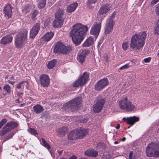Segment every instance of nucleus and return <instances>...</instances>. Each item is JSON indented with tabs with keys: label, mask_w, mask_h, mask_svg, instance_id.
<instances>
[{
	"label": "nucleus",
	"mask_w": 159,
	"mask_h": 159,
	"mask_svg": "<svg viewBox=\"0 0 159 159\" xmlns=\"http://www.w3.org/2000/svg\"><path fill=\"white\" fill-rule=\"evenodd\" d=\"M119 107L127 112H131L136 110V107L127 98H125L119 101Z\"/></svg>",
	"instance_id": "4"
},
{
	"label": "nucleus",
	"mask_w": 159,
	"mask_h": 159,
	"mask_svg": "<svg viewBox=\"0 0 159 159\" xmlns=\"http://www.w3.org/2000/svg\"><path fill=\"white\" fill-rule=\"evenodd\" d=\"M40 25L39 23H36L32 28L30 33V37L34 38L38 34L39 30Z\"/></svg>",
	"instance_id": "15"
},
{
	"label": "nucleus",
	"mask_w": 159,
	"mask_h": 159,
	"mask_svg": "<svg viewBox=\"0 0 159 159\" xmlns=\"http://www.w3.org/2000/svg\"><path fill=\"white\" fill-rule=\"evenodd\" d=\"M157 56H158V57L159 58V53H158Z\"/></svg>",
	"instance_id": "64"
},
{
	"label": "nucleus",
	"mask_w": 159,
	"mask_h": 159,
	"mask_svg": "<svg viewBox=\"0 0 159 159\" xmlns=\"http://www.w3.org/2000/svg\"><path fill=\"white\" fill-rule=\"evenodd\" d=\"M41 140L42 141V143H41L42 145L48 150H49L50 149L51 147L48 143L43 138H42Z\"/></svg>",
	"instance_id": "29"
},
{
	"label": "nucleus",
	"mask_w": 159,
	"mask_h": 159,
	"mask_svg": "<svg viewBox=\"0 0 159 159\" xmlns=\"http://www.w3.org/2000/svg\"><path fill=\"white\" fill-rule=\"evenodd\" d=\"M110 7V5L106 4L103 5L100 9V15L106 14L108 12Z\"/></svg>",
	"instance_id": "22"
},
{
	"label": "nucleus",
	"mask_w": 159,
	"mask_h": 159,
	"mask_svg": "<svg viewBox=\"0 0 159 159\" xmlns=\"http://www.w3.org/2000/svg\"><path fill=\"white\" fill-rule=\"evenodd\" d=\"M99 80L98 81L97 83L95 85V89L98 90L99 91Z\"/></svg>",
	"instance_id": "47"
},
{
	"label": "nucleus",
	"mask_w": 159,
	"mask_h": 159,
	"mask_svg": "<svg viewBox=\"0 0 159 159\" xmlns=\"http://www.w3.org/2000/svg\"><path fill=\"white\" fill-rule=\"evenodd\" d=\"M3 89L8 94H10L11 91V88L8 84H5L3 87Z\"/></svg>",
	"instance_id": "33"
},
{
	"label": "nucleus",
	"mask_w": 159,
	"mask_h": 159,
	"mask_svg": "<svg viewBox=\"0 0 159 159\" xmlns=\"http://www.w3.org/2000/svg\"><path fill=\"white\" fill-rule=\"evenodd\" d=\"M38 14V11H37L35 10L34 11L33 13H32V16L33 17H34L36 16L37 14Z\"/></svg>",
	"instance_id": "49"
},
{
	"label": "nucleus",
	"mask_w": 159,
	"mask_h": 159,
	"mask_svg": "<svg viewBox=\"0 0 159 159\" xmlns=\"http://www.w3.org/2000/svg\"><path fill=\"white\" fill-rule=\"evenodd\" d=\"M21 102V101L19 100V99H17L16 100V103H20Z\"/></svg>",
	"instance_id": "55"
},
{
	"label": "nucleus",
	"mask_w": 159,
	"mask_h": 159,
	"mask_svg": "<svg viewBox=\"0 0 159 159\" xmlns=\"http://www.w3.org/2000/svg\"><path fill=\"white\" fill-rule=\"evenodd\" d=\"M50 23V21L49 20H45L44 23V25L45 27L49 25Z\"/></svg>",
	"instance_id": "45"
},
{
	"label": "nucleus",
	"mask_w": 159,
	"mask_h": 159,
	"mask_svg": "<svg viewBox=\"0 0 159 159\" xmlns=\"http://www.w3.org/2000/svg\"><path fill=\"white\" fill-rule=\"evenodd\" d=\"M135 76H136L135 74L134 73V74H133V77L132 78L133 79L135 77Z\"/></svg>",
	"instance_id": "59"
},
{
	"label": "nucleus",
	"mask_w": 159,
	"mask_h": 159,
	"mask_svg": "<svg viewBox=\"0 0 159 159\" xmlns=\"http://www.w3.org/2000/svg\"><path fill=\"white\" fill-rule=\"evenodd\" d=\"M56 63V61L55 60H53L50 61L48 63V67L49 69H52L54 67Z\"/></svg>",
	"instance_id": "32"
},
{
	"label": "nucleus",
	"mask_w": 159,
	"mask_h": 159,
	"mask_svg": "<svg viewBox=\"0 0 159 159\" xmlns=\"http://www.w3.org/2000/svg\"><path fill=\"white\" fill-rule=\"evenodd\" d=\"M151 59V58L150 57L146 58L144 59L143 61L145 63H149Z\"/></svg>",
	"instance_id": "46"
},
{
	"label": "nucleus",
	"mask_w": 159,
	"mask_h": 159,
	"mask_svg": "<svg viewBox=\"0 0 159 159\" xmlns=\"http://www.w3.org/2000/svg\"><path fill=\"white\" fill-rule=\"evenodd\" d=\"M70 159H76V157L75 156L73 155L70 158Z\"/></svg>",
	"instance_id": "54"
},
{
	"label": "nucleus",
	"mask_w": 159,
	"mask_h": 159,
	"mask_svg": "<svg viewBox=\"0 0 159 159\" xmlns=\"http://www.w3.org/2000/svg\"><path fill=\"white\" fill-rule=\"evenodd\" d=\"M23 94V93L20 92H18L17 93V95L20 98H21L22 97V96Z\"/></svg>",
	"instance_id": "51"
},
{
	"label": "nucleus",
	"mask_w": 159,
	"mask_h": 159,
	"mask_svg": "<svg viewBox=\"0 0 159 159\" xmlns=\"http://www.w3.org/2000/svg\"><path fill=\"white\" fill-rule=\"evenodd\" d=\"M146 152L148 157H157L159 156V144L151 143L146 148Z\"/></svg>",
	"instance_id": "7"
},
{
	"label": "nucleus",
	"mask_w": 159,
	"mask_h": 159,
	"mask_svg": "<svg viewBox=\"0 0 159 159\" xmlns=\"http://www.w3.org/2000/svg\"><path fill=\"white\" fill-rule=\"evenodd\" d=\"M17 126V124L16 123L14 122H10L7 123L5 125V127H7V129L10 130Z\"/></svg>",
	"instance_id": "25"
},
{
	"label": "nucleus",
	"mask_w": 159,
	"mask_h": 159,
	"mask_svg": "<svg viewBox=\"0 0 159 159\" xmlns=\"http://www.w3.org/2000/svg\"><path fill=\"white\" fill-rule=\"evenodd\" d=\"M105 102V100L102 99L101 100H100V111L102 107L104 105V103Z\"/></svg>",
	"instance_id": "42"
},
{
	"label": "nucleus",
	"mask_w": 159,
	"mask_h": 159,
	"mask_svg": "<svg viewBox=\"0 0 159 159\" xmlns=\"http://www.w3.org/2000/svg\"><path fill=\"white\" fill-rule=\"evenodd\" d=\"M123 120H126L128 124L133 125L135 122L138 121L139 119V117L135 116L130 117L123 118Z\"/></svg>",
	"instance_id": "17"
},
{
	"label": "nucleus",
	"mask_w": 159,
	"mask_h": 159,
	"mask_svg": "<svg viewBox=\"0 0 159 159\" xmlns=\"http://www.w3.org/2000/svg\"><path fill=\"white\" fill-rule=\"evenodd\" d=\"M97 1V0H88L87 2V7L89 8H91L92 7L91 5L92 3H94Z\"/></svg>",
	"instance_id": "36"
},
{
	"label": "nucleus",
	"mask_w": 159,
	"mask_h": 159,
	"mask_svg": "<svg viewBox=\"0 0 159 159\" xmlns=\"http://www.w3.org/2000/svg\"><path fill=\"white\" fill-rule=\"evenodd\" d=\"M88 30L87 25L80 23H77L73 25L70 33L72 41L76 45L80 44L84 38V35Z\"/></svg>",
	"instance_id": "1"
},
{
	"label": "nucleus",
	"mask_w": 159,
	"mask_h": 159,
	"mask_svg": "<svg viewBox=\"0 0 159 159\" xmlns=\"http://www.w3.org/2000/svg\"><path fill=\"white\" fill-rule=\"evenodd\" d=\"M114 143H115V144H117V143H118V142H117V141H116V142H114Z\"/></svg>",
	"instance_id": "63"
},
{
	"label": "nucleus",
	"mask_w": 159,
	"mask_h": 159,
	"mask_svg": "<svg viewBox=\"0 0 159 159\" xmlns=\"http://www.w3.org/2000/svg\"><path fill=\"white\" fill-rule=\"evenodd\" d=\"M22 10L23 11H25L26 10H27L28 12L30 10L29 8L28 5H25V7H23Z\"/></svg>",
	"instance_id": "43"
},
{
	"label": "nucleus",
	"mask_w": 159,
	"mask_h": 159,
	"mask_svg": "<svg viewBox=\"0 0 159 159\" xmlns=\"http://www.w3.org/2000/svg\"><path fill=\"white\" fill-rule=\"evenodd\" d=\"M7 121V120L6 119L4 118L0 122V129L2 126Z\"/></svg>",
	"instance_id": "40"
},
{
	"label": "nucleus",
	"mask_w": 159,
	"mask_h": 159,
	"mask_svg": "<svg viewBox=\"0 0 159 159\" xmlns=\"http://www.w3.org/2000/svg\"><path fill=\"white\" fill-rule=\"evenodd\" d=\"M159 1V0H152L151 3L153 5Z\"/></svg>",
	"instance_id": "50"
},
{
	"label": "nucleus",
	"mask_w": 159,
	"mask_h": 159,
	"mask_svg": "<svg viewBox=\"0 0 159 159\" xmlns=\"http://www.w3.org/2000/svg\"><path fill=\"white\" fill-rule=\"evenodd\" d=\"M12 7L10 4H7L4 7L3 11L6 18H9L11 17L12 13Z\"/></svg>",
	"instance_id": "13"
},
{
	"label": "nucleus",
	"mask_w": 159,
	"mask_h": 159,
	"mask_svg": "<svg viewBox=\"0 0 159 159\" xmlns=\"http://www.w3.org/2000/svg\"><path fill=\"white\" fill-rule=\"evenodd\" d=\"M71 51V48L70 46L59 42L56 43L54 48V52L65 54H68Z\"/></svg>",
	"instance_id": "8"
},
{
	"label": "nucleus",
	"mask_w": 159,
	"mask_h": 159,
	"mask_svg": "<svg viewBox=\"0 0 159 159\" xmlns=\"http://www.w3.org/2000/svg\"><path fill=\"white\" fill-rule=\"evenodd\" d=\"M63 13V11L62 10L60 9L58 10L55 13V18H62L61 16Z\"/></svg>",
	"instance_id": "34"
},
{
	"label": "nucleus",
	"mask_w": 159,
	"mask_h": 159,
	"mask_svg": "<svg viewBox=\"0 0 159 159\" xmlns=\"http://www.w3.org/2000/svg\"><path fill=\"white\" fill-rule=\"evenodd\" d=\"M51 156H52L53 157H54V155H53L52 153L51 152Z\"/></svg>",
	"instance_id": "62"
},
{
	"label": "nucleus",
	"mask_w": 159,
	"mask_h": 159,
	"mask_svg": "<svg viewBox=\"0 0 159 159\" xmlns=\"http://www.w3.org/2000/svg\"><path fill=\"white\" fill-rule=\"evenodd\" d=\"M115 14L114 12L112 13L108 19L105 28V33L108 34L112 30L113 25L114 23L113 19Z\"/></svg>",
	"instance_id": "9"
},
{
	"label": "nucleus",
	"mask_w": 159,
	"mask_h": 159,
	"mask_svg": "<svg viewBox=\"0 0 159 159\" xmlns=\"http://www.w3.org/2000/svg\"><path fill=\"white\" fill-rule=\"evenodd\" d=\"M125 139H126L124 137L121 139V141H124L125 140Z\"/></svg>",
	"instance_id": "60"
},
{
	"label": "nucleus",
	"mask_w": 159,
	"mask_h": 159,
	"mask_svg": "<svg viewBox=\"0 0 159 159\" xmlns=\"http://www.w3.org/2000/svg\"><path fill=\"white\" fill-rule=\"evenodd\" d=\"M133 153L132 152H130L129 154V159H131L133 155Z\"/></svg>",
	"instance_id": "52"
},
{
	"label": "nucleus",
	"mask_w": 159,
	"mask_h": 159,
	"mask_svg": "<svg viewBox=\"0 0 159 159\" xmlns=\"http://www.w3.org/2000/svg\"><path fill=\"white\" fill-rule=\"evenodd\" d=\"M27 36V31L24 30L20 32L15 39V44L16 48H20L23 47L26 42Z\"/></svg>",
	"instance_id": "5"
},
{
	"label": "nucleus",
	"mask_w": 159,
	"mask_h": 159,
	"mask_svg": "<svg viewBox=\"0 0 159 159\" xmlns=\"http://www.w3.org/2000/svg\"><path fill=\"white\" fill-rule=\"evenodd\" d=\"M15 83V82L12 81H11L9 83L12 85H13Z\"/></svg>",
	"instance_id": "58"
},
{
	"label": "nucleus",
	"mask_w": 159,
	"mask_h": 159,
	"mask_svg": "<svg viewBox=\"0 0 159 159\" xmlns=\"http://www.w3.org/2000/svg\"><path fill=\"white\" fill-rule=\"evenodd\" d=\"M108 81L107 78H104L100 80V89H103L107 85Z\"/></svg>",
	"instance_id": "27"
},
{
	"label": "nucleus",
	"mask_w": 159,
	"mask_h": 159,
	"mask_svg": "<svg viewBox=\"0 0 159 159\" xmlns=\"http://www.w3.org/2000/svg\"><path fill=\"white\" fill-rule=\"evenodd\" d=\"M98 154V152L93 149L87 150L85 152V154L87 157H96Z\"/></svg>",
	"instance_id": "21"
},
{
	"label": "nucleus",
	"mask_w": 159,
	"mask_h": 159,
	"mask_svg": "<svg viewBox=\"0 0 159 159\" xmlns=\"http://www.w3.org/2000/svg\"><path fill=\"white\" fill-rule=\"evenodd\" d=\"M106 158L107 159H111L112 158L111 154L107 153L106 155V156H105Z\"/></svg>",
	"instance_id": "48"
},
{
	"label": "nucleus",
	"mask_w": 159,
	"mask_h": 159,
	"mask_svg": "<svg viewBox=\"0 0 159 159\" xmlns=\"http://www.w3.org/2000/svg\"><path fill=\"white\" fill-rule=\"evenodd\" d=\"M28 82L27 81H23L19 82L16 85V88L18 89H23L25 87L28 88Z\"/></svg>",
	"instance_id": "24"
},
{
	"label": "nucleus",
	"mask_w": 159,
	"mask_h": 159,
	"mask_svg": "<svg viewBox=\"0 0 159 159\" xmlns=\"http://www.w3.org/2000/svg\"><path fill=\"white\" fill-rule=\"evenodd\" d=\"M99 32V23L95 22L92 27L90 31L91 34L95 36L96 39L98 37Z\"/></svg>",
	"instance_id": "11"
},
{
	"label": "nucleus",
	"mask_w": 159,
	"mask_h": 159,
	"mask_svg": "<svg viewBox=\"0 0 159 159\" xmlns=\"http://www.w3.org/2000/svg\"><path fill=\"white\" fill-rule=\"evenodd\" d=\"M120 125L118 124L116 126V128L117 129H118L120 128Z\"/></svg>",
	"instance_id": "56"
},
{
	"label": "nucleus",
	"mask_w": 159,
	"mask_h": 159,
	"mask_svg": "<svg viewBox=\"0 0 159 159\" xmlns=\"http://www.w3.org/2000/svg\"><path fill=\"white\" fill-rule=\"evenodd\" d=\"M129 47L128 42H124L122 44V47L124 50H126Z\"/></svg>",
	"instance_id": "37"
},
{
	"label": "nucleus",
	"mask_w": 159,
	"mask_h": 159,
	"mask_svg": "<svg viewBox=\"0 0 159 159\" xmlns=\"http://www.w3.org/2000/svg\"><path fill=\"white\" fill-rule=\"evenodd\" d=\"M34 111L36 114H40L43 111L42 106L39 104H37L33 107Z\"/></svg>",
	"instance_id": "23"
},
{
	"label": "nucleus",
	"mask_w": 159,
	"mask_h": 159,
	"mask_svg": "<svg viewBox=\"0 0 159 159\" xmlns=\"http://www.w3.org/2000/svg\"><path fill=\"white\" fill-rule=\"evenodd\" d=\"M63 152V150H62L60 151H57V152L58 153L59 155V156L60 155H61L62 153Z\"/></svg>",
	"instance_id": "53"
},
{
	"label": "nucleus",
	"mask_w": 159,
	"mask_h": 159,
	"mask_svg": "<svg viewBox=\"0 0 159 159\" xmlns=\"http://www.w3.org/2000/svg\"><path fill=\"white\" fill-rule=\"evenodd\" d=\"M54 35V33L52 32H49L46 33L41 39V41L43 43H45L50 41Z\"/></svg>",
	"instance_id": "16"
},
{
	"label": "nucleus",
	"mask_w": 159,
	"mask_h": 159,
	"mask_svg": "<svg viewBox=\"0 0 159 159\" xmlns=\"http://www.w3.org/2000/svg\"><path fill=\"white\" fill-rule=\"evenodd\" d=\"M63 19V18H56L53 23V26L54 27H60L62 25Z\"/></svg>",
	"instance_id": "19"
},
{
	"label": "nucleus",
	"mask_w": 159,
	"mask_h": 159,
	"mask_svg": "<svg viewBox=\"0 0 159 159\" xmlns=\"http://www.w3.org/2000/svg\"><path fill=\"white\" fill-rule=\"evenodd\" d=\"M10 80H7V81H5V82L6 83H7V82H8L9 83H10Z\"/></svg>",
	"instance_id": "61"
},
{
	"label": "nucleus",
	"mask_w": 159,
	"mask_h": 159,
	"mask_svg": "<svg viewBox=\"0 0 159 159\" xmlns=\"http://www.w3.org/2000/svg\"><path fill=\"white\" fill-rule=\"evenodd\" d=\"M89 77L88 74L84 73L83 75L81 76L78 80L73 83V86L76 87L84 85L88 81Z\"/></svg>",
	"instance_id": "10"
},
{
	"label": "nucleus",
	"mask_w": 159,
	"mask_h": 159,
	"mask_svg": "<svg viewBox=\"0 0 159 159\" xmlns=\"http://www.w3.org/2000/svg\"><path fill=\"white\" fill-rule=\"evenodd\" d=\"M67 128L66 127H62L59 129L58 131V133L60 136H63L67 133Z\"/></svg>",
	"instance_id": "28"
},
{
	"label": "nucleus",
	"mask_w": 159,
	"mask_h": 159,
	"mask_svg": "<svg viewBox=\"0 0 159 159\" xmlns=\"http://www.w3.org/2000/svg\"><path fill=\"white\" fill-rule=\"evenodd\" d=\"M93 110L95 112H99V102L98 101L93 105Z\"/></svg>",
	"instance_id": "31"
},
{
	"label": "nucleus",
	"mask_w": 159,
	"mask_h": 159,
	"mask_svg": "<svg viewBox=\"0 0 159 159\" xmlns=\"http://www.w3.org/2000/svg\"><path fill=\"white\" fill-rule=\"evenodd\" d=\"M78 4L76 2H74L73 3L70 4L67 7L66 11L68 13H71L75 10Z\"/></svg>",
	"instance_id": "20"
},
{
	"label": "nucleus",
	"mask_w": 159,
	"mask_h": 159,
	"mask_svg": "<svg viewBox=\"0 0 159 159\" xmlns=\"http://www.w3.org/2000/svg\"><path fill=\"white\" fill-rule=\"evenodd\" d=\"M93 42V39L92 37H90L83 43L84 47H89L91 45Z\"/></svg>",
	"instance_id": "26"
},
{
	"label": "nucleus",
	"mask_w": 159,
	"mask_h": 159,
	"mask_svg": "<svg viewBox=\"0 0 159 159\" xmlns=\"http://www.w3.org/2000/svg\"><path fill=\"white\" fill-rule=\"evenodd\" d=\"M129 67V64H127L120 67L119 68V70H124L125 69L128 68Z\"/></svg>",
	"instance_id": "41"
},
{
	"label": "nucleus",
	"mask_w": 159,
	"mask_h": 159,
	"mask_svg": "<svg viewBox=\"0 0 159 159\" xmlns=\"http://www.w3.org/2000/svg\"><path fill=\"white\" fill-rule=\"evenodd\" d=\"M88 133V129L80 128L70 132L68 135V138L72 140L78 138L82 139Z\"/></svg>",
	"instance_id": "6"
},
{
	"label": "nucleus",
	"mask_w": 159,
	"mask_h": 159,
	"mask_svg": "<svg viewBox=\"0 0 159 159\" xmlns=\"http://www.w3.org/2000/svg\"><path fill=\"white\" fill-rule=\"evenodd\" d=\"M13 39V38L11 35H6L3 37L1 40V43L5 45L11 43Z\"/></svg>",
	"instance_id": "18"
},
{
	"label": "nucleus",
	"mask_w": 159,
	"mask_h": 159,
	"mask_svg": "<svg viewBox=\"0 0 159 159\" xmlns=\"http://www.w3.org/2000/svg\"><path fill=\"white\" fill-rule=\"evenodd\" d=\"M147 34L145 32L135 34L133 36L130 43V48L134 50H139L143 47Z\"/></svg>",
	"instance_id": "2"
},
{
	"label": "nucleus",
	"mask_w": 159,
	"mask_h": 159,
	"mask_svg": "<svg viewBox=\"0 0 159 159\" xmlns=\"http://www.w3.org/2000/svg\"><path fill=\"white\" fill-rule=\"evenodd\" d=\"M46 0H38V6L39 8L44 7L46 4Z\"/></svg>",
	"instance_id": "30"
},
{
	"label": "nucleus",
	"mask_w": 159,
	"mask_h": 159,
	"mask_svg": "<svg viewBox=\"0 0 159 159\" xmlns=\"http://www.w3.org/2000/svg\"><path fill=\"white\" fill-rule=\"evenodd\" d=\"M10 131V130H9L8 129H7V127H5V125L3 127L2 129L1 130V131L0 132V134L2 135H3L4 134H5L8 131Z\"/></svg>",
	"instance_id": "39"
},
{
	"label": "nucleus",
	"mask_w": 159,
	"mask_h": 159,
	"mask_svg": "<svg viewBox=\"0 0 159 159\" xmlns=\"http://www.w3.org/2000/svg\"><path fill=\"white\" fill-rule=\"evenodd\" d=\"M14 134L12 133H11L10 134L8 135V136L6 137V139H5V140L9 139H10L11 138H12Z\"/></svg>",
	"instance_id": "44"
},
{
	"label": "nucleus",
	"mask_w": 159,
	"mask_h": 159,
	"mask_svg": "<svg viewBox=\"0 0 159 159\" xmlns=\"http://www.w3.org/2000/svg\"><path fill=\"white\" fill-rule=\"evenodd\" d=\"M82 106V98L78 97L64 104L62 109L65 111H74Z\"/></svg>",
	"instance_id": "3"
},
{
	"label": "nucleus",
	"mask_w": 159,
	"mask_h": 159,
	"mask_svg": "<svg viewBox=\"0 0 159 159\" xmlns=\"http://www.w3.org/2000/svg\"><path fill=\"white\" fill-rule=\"evenodd\" d=\"M40 79L41 84L43 86L45 87L48 86L50 80L48 75L45 74L41 75Z\"/></svg>",
	"instance_id": "12"
},
{
	"label": "nucleus",
	"mask_w": 159,
	"mask_h": 159,
	"mask_svg": "<svg viewBox=\"0 0 159 159\" xmlns=\"http://www.w3.org/2000/svg\"><path fill=\"white\" fill-rule=\"evenodd\" d=\"M9 79L11 80H15V79H14V77L13 76H12Z\"/></svg>",
	"instance_id": "57"
},
{
	"label": "nucleus",
	"mask_w": 159,
	"mask_h": 159,
	"mask_svg": "<svg viewBox=\"0 0 159 159\" xmlns=\"http://www.w3.org/2000/svg\"><path fill=\"white\" fill-rule=\"evenodd\" d=\"M88 118L86 116L84 118H83L81 116H80L78 121L80 122L84 123L88 121Z\"/></svg>",
	"instance_id": "35"
},
{
	"label": "nucleus",
	"mask_w": 159,
	"mask_h": 159,
	"mask_svg": "<svg viewBox=\"0 0 159 159\" xmlns=\"http://www.w3.org/2000/svg\"><path fill=\"white\" fill-rule=\"evenodd\" d=\"M28 131L31 134L34 135H36L37 134V131L34 129L30 128L28 129Z\"/></svg>",
	"instance_id": "38"
},
{
	"label": "nucleus",
	"mask_w": 159,
	"mask_h": 159,
	"mask_svg": "<svg viewBox=\"0 0 159 159\" xmlns=\"http://www.w3.org/2000/svg\"><path fill=\"white\" fill-rule=\"evenodd\" d=\"M89 51L87 50H82L80 52L77 57V59L79 62L82 63L85 59L86 56L89 53Z\"/></svg>",
	"instance_id": "14"
}]
</instances>
